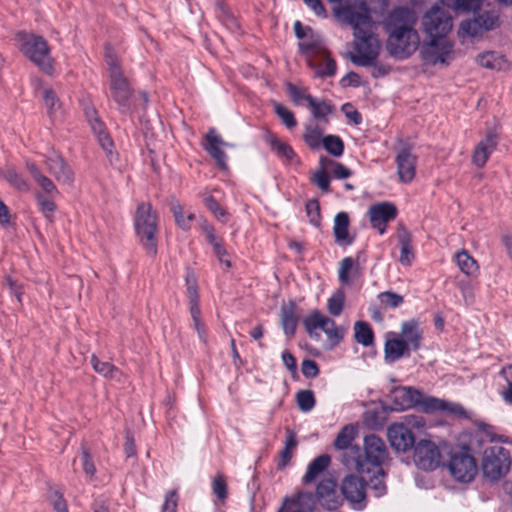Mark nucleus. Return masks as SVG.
<instances>
[{
	"instance_id": "ddd939ff",
	"label": "nucleus",
	"mask_w": 512,
	"mask_h": 512,
	"mask_svg": "<svg viewBox=\"0 0 512 512\" xmlns=\"http://www.w3.org/2000/svg\"><path fill=\"white\" fill-rule=\"evenodd\" d=\"M413 449L415 464L422 470L433 471L441 465L439 447L429 439H419Z\"/></svg>"
},
{
	"instance_id": "f8f14e48",
	"label": "nucleus",
	"mask_w": 512,
	"mask_h": 512,
	"mask_svg": "<svg viewBox=\"0 0 512 512\" xmlns=\"http://www.w3.org/2000/svg\"><path fill=\"white\" fill-rule=\"evenodd\" d=\"M358 43L356 50L359 55H351L350 60L357 66L368 67L373 64L379 55L380 43L376 35L373 34L370 28L353 33Z\"/></svg>"
},
{
	"instance_id": "a19ab883",
	"label": "nucleus",
	"mask_w": 512,
	"mask_h": 512,
	"mask_svg": "<svg viewBox=\"0 0 512 512\" xmlns=\"http://www.w3.org/2000/svg\"><path fill=\"white\" fill-rule=\"evenodd\" d=\"M90 363L94 371L105 378L113 379L120 374V370L114 364L100 361L95 354L91 356Z\"/></svg>"
},
{
	"instance_id": "7c9ffc66",
	"label": "nucleus",
	"mask_w": 512,
	"mask_h": 512,
	"mask_svg": "<svg viewBox=\"0 0 512 512\" xmlns=\"http://www.w3.org/2000/svg\"><path fill=\"white\" fill-rule=\"evenodd\" d=\"M370 470V472L362 474L367 482V488L371 489L376 498L383 497L388 492V487L385 481L387 473L383 468L381 474L378 473L377 468Z\"/></svg>"
},
{
	"instance_id": "4d7b16f0",
	"label": "nucleus",
	"mask_w": 512,
	"mask_h": 512,
	"mask_svg": "<svg viewBox=\"0 0 512 512\" xmlns=\"http://www.w3.org/2000/svg\"><path fill=\"white\" fill-rule=\"evenodd\" d=\"M380 302L389 308H397L404 302L403 296L393 291H384L378 295Z\"/></svg>"
},
{
	"instance_id": "a211bd4d",
	"label": "nucleus",
	"mask_w": 512,
	"mask_h": 512,
	"mask_svg": "<svg viewBox=\"0 0 512 512\" xmlns=\"http://www.w3.org/2000/svg\"><path fill=\"white\" fill-rule=\"evenodd\" d=\"M293 29L296 38L301 40L298 44L301 53L309 54L325 51L321 36L315 33L312 27L304 26L301 21L297 20L294 23Z\"/></svg>"
},
{
	"instance_id": "412c9836",
	"label": "nucleus",
	"mask_w": 512,
	"mask_h": 512,
	"mask_svg": "<svg viewBox=\"0 0 512 512\" xmlns=\"http://www.w3.org/2000/svg\"><path fill=\"white\" fill-rule=\"evenodd\" d=\"M384 344V360L386 364H393L403 357L410 356V347L403 341L398 333L390 331L386 333Z\"/></svg>"
},
{
	"instance_id": "2f4dec72",
	"label": "nucleus",
	"mask_w": 512,
	"mask_h": 512,
	"mask_svg": "<svg viewBox=\"0 0 512 512\" xmlns=\"http://www.w3.org/2000/svg\"><path fill=\"white\" fill-rule=\"evenodd\" d=\"M330 463L331 458L328 454H321L313 459L307 467L306 474L303 476V483L309 484L315 481L318 475L329 467Z\"/></svg>"
},
{
	"instance_id": "13d9d810",
	"label": "nucleus",
	"mask_w": 512,
	"mask_h": 512,
	"mask_svg": "<svg viewBox=\"0 0 512 512\" xmlns=\"http://www.w3.org/2000/svg\"><path fill=\"white\" fill-rule=\"evenodd\" d=\"M318 319H319V310L315 309L314 311H312V313L310 315L306 316L302 321L307 334L311 338H319L320 337V335L318 333L314 332L316 329H318V326H319Z\"/></svg>"
},
{
	"instance_id": "a18cd8bd",
	"label": "nucleus",
	"mask_w": 512,
	"mask_h": 512,
	"mask_svg": "<svg viewBox=\"0 0 512 512\" xmlns=\"http://www.w3.org/2000/svg\"><path fill=\"white\" fill-rule=\"evenodd\" d=\"M212 493L216 496L220 503H225L228 498V485L225 476L218 473L211 484Z\"/></svg>"
},
{
	"instance_id": "69168bd1",
	"label": "nucleus",
	"mask_w": 512,
	"mask_h": 512,
	"mask_svg": "<svg viewBox=\"0 0 512 512\" xmlns=\"http://www.w3.org/2000/svg\"><path fill=\"white\" fill-rule=\"evenodd\" d=\"M342 112H344L346 118L351 121L354 125L358 126L362 123V115L361 113L354 109L353 105L349 102L344 103L341 106Z\"/></svg>"
},
{
	"instance_id": "c756f323",
	"label": "nucleus",
	"mask_w": 512,
	"mask_h": 512,
	"mask_svg": "<svg viewBox=\"0 0 512 512\" xmlns=\"http://www.w3.org/2000/svg\"><path fill=\"white\" fill-rule=\"evenodd\" d=\"M314 54L324 57V61L322 63H316L313 60H308V66L315 73L314 77L320 79L333 77L337 71V63L335 59L331 57L330 52L325 48V51Z\"/></svg>"
},
{
	"instance_id": "f704fd0d",
	"label": "nucleus",
	"mask_w": 512,
	"mask_h": 512,
	"mask_svg": "<svg viewBox=\"0 0 512 512\" xmlns=\"http://www.w3.org/2000/svg\"><path fill=\"white\" fill-rule=\"evenodd\" d=\"M445 404V400L433 396H426L420 391V396L416 397L414 409L425 414L440 412Z\"/></svg>"
},
{
	"instance_id": "393cba45",
	"label": "nucleus",
	"mask_w": 512,
	"mask_h": 512,
	"mask_svg": "<svg viewBox=\"0 0 512 512\" xmlns=\"http://www.w3.org/2000/svg\"><path fill=\"white\" fill-rule=\"evenodd\" d=\"M350 219L347 212L341 211L335 215L333 235L335 243L340 247H347L354 243L355 236L349 233Z\"/></svg>"
},
{
	"instance_id": "1a4fd4ad",
	"label": "nucleus",
	"mask_w": 512,
	"mask_h": 512,
	"mask_svg": "<svg viewBox=\"0 0 512 512\" xmlns=\"http://www.w3.org/2000/svg\"><path fill=\"white\" fill-rule=\"evenodd\" d=\"M339 490L343 501L354 511H363L369 505L367 482L360 474L348 473L340 482Z\"/></svg>"
},
{
	"instance_id": "7ed1b4c3",
	"label": "nucleus",
	"mask_w": 512,
	"mask_h": 512,
	"mask_svg": "<svg viewBox=\"0 0 512 512\" xmlns=\"http://www.w3.org/2000/svg\"><path fill=\"white\" fill-rule=\"evenodd\" d=\"M440 2L455 12H474L472 19L464 20L460 24L459 33L463 35L478 37L500 26L499 12L493 8H482V0H440Z\"/></svg>"
},
{
	"instance_id": "473e14b6",
	"label": "nucleus",
	"mask_w": 512,
	"mask_h": 512,
	"mask_svg": "<svg viewBox=\"0 0 512 512\" xmlns=\"http://www.w3.org/2000/svg\"><path fill=\"white\" fill-rule=\"evenodd\" d=\"M313 500L310 494H300L296 501L287 499L277 512H312Z\"/></svg>"
},
{
	"instance_id": "338daca9",
	"label": "nucleus",
	"mask_w": 512,
	"mask_h": 512,
	"mask_svg": "<svg viewBox=\"0 0 512 512\" xmlns=\"http://www.w3.org/2000/svg\"><path fill=\"white\" fill-rule=\"evenodd\" d=\"M440 412H446L449 415L456 416L458 418H466V410L465 408L458 403H453L445 400V404L443 408H441Z\"/></svg>"
},
{
	"instance_id": "bb28decb",
	"label": "nucleus",
	"mask_w": 512,
	"mask_h": 512,
	"mask_svg": "<svg viewBox=\"0 0 512 512\" xmlns=\"http://www.w3.org/2000/svg\"><path fill=\"white\" fill-rule=\"evenodd\" d=\"M205 139L207 144L204 145V150L216 161L220 169H227V155L219 146H227L228 144L224 142L219 135L216 134L214 128L209 129Z\"/></svg>"
},
{
	"instance_id": "c03bdc74",
	"label": "nucleus",
	"mask_w": 512,
	"mask_h": 512,
	"mask_svg": "<svg viewBox=\"0 0 512 512\" xmlns=\"http://www.w3.org/2000/svg\"><path fill=\"white\" fill-rule=\"evenodd\" d=\"M80 450L82 469L89 478H93L94 475L96 474V467L92 459L91 449L86 441L81 442Z\"/></svg>"
},
{
	"instance_id": "e433bc0d",
	"label": "nucleus",
	"mask_w": 512,
	"mask_h": 512,
	"mask_svg": "<svg viewBox=\"0 0 512 512\" xmlns=\"http://www.w3.org/2000/svg\"><path fill=\"white\" fill-rule=\"evenodd\" d=\"M457 266L462 273L469 277H476L479 273L477 261L466 251L462 250L455 255Z\"/></svg>"
},
{
	"instance_id": "cd10ccee",
	"label": "nucleus",
	"mask_w": 512,
	"mask_h": 512,
	"mask_svg": "<svg viewBox=\"0 0 512 512\" xmlns=\"http://www.w3.org/2000/svg\"><path fill=\"white\" fill-rule=\"evenodd\" d=\"M497 135L489 133L475 147L472 154V163L478 168H483L492 152L497 147Z\"/></svg>"
},
{
	"instance_id": "6e6552de",
	"label": "nucleus",
	"mask_w": 512,
	"mask_h": 512,
	"mask_svg": "<svg viewBox=\"0 0 512 512\" xmlns=\"http://www.w3.org/2000/svg\"><path fill=\"white\" fill-rule=\"evenodd\" d=\"M512 458L510 451L503 446L484 447L481 452L480 471L490 483H498L510 472Z\"/></svg>"
},
{
	"instance_id": "f03ea898",
	"label": "nucleus",
	"mask_w": 512,
	"mask_h": 512,
	"mask_svg": "<svg viewBox=\"0 0 512 512\" xmlns=\"http://www.w3.org/2000/svg\"><path fill=\"white\" fill-rule=\"evenodd\" d=\"M416 23L417 15L409 7L396 6L387 13L382 28L387 35L385 48L390 56L404 60L418 49L420 39Z\"/></svg>"
},
{
	"instance_id": "c85d7f7f",
	"label": "nucleus",
	"mask_w": 512,
	"mask_h": 512,
	"mask_svg": "<svg viewBox=\"0 0 512 512\" xmlns=\"http://www.w3.org/2000/svg\"><path fill=\"white\" fill-rule=\"evenodd\" d=\"M93 133L97 137L99 145L105 151L107 157L111 164H113L114 158H117L118 155L113 152L114 142L108 133L104 122L99 119H92L91 123H89Z\"/></svg>"
},
{
	"instance_id": "e2e57ef3",
	"label": "nucleus",
	"mask_w": 512,
	"mask_h": 512,
	"mask_svg": "<svg viewBox=\"0 0 512 512\" xmlns=\"http://www.w3.org/2000/svg\"><path fill=\"white\" fill-rule=\"evenodd\" d=\"M501 375L507 382V388L503 391V399L512 404V365H508L501 370Z\"/></svg>"
},
{
	"instance_id": "4c0bfd02",
	"label": "nucleus",
	"mask_w": 512,
	"mask_h": 512,
	"mask_svg": "<svg viewBox=\"0 0 512 512\" xmlns=\"http://www.w3.org/2000/svg\"><path fill=\"white\" fill-rule=\"evenodd\" d=\"M354 339L358 344L369 347L374 343V332L370 324L365 321H357L354 324Z\"/></svg>"
},
{
	"instance_id": "a878e982",
	"label": "nucleus",
	"mask_w": 512,
	"mask_h": 512,
	"mask_svg": "<svg viewBox=\"0 0 512 512\" xmlns=\"http://www.w3.org/2000/svg\"><path fill=\"white\" fill-rule=\"evenodd\" d=\"M399 336L403 341H406L411 351H418L423 341V333L420 329L419 321L415 318L403 321Z\"/></svg>"
},
{
	"instance_id": "6e6d98bb",
	"label": "nucleus",
	"mask_w": 512,
	"mask_h": 512,
	"mask_svg": "<svg viewBox=\"0 0 512 512\" xmlns=\"http://www.w3.org/2000/svg\"><path fill=\"white\" fill-rule=\"evenodd\" d=\"M3 177L16 189L20 191H27L29 185L27 181L15 169L9 168L3 173Z\"/></svg>"
},
{
	"instance_id": "ea45409f",
	"label": "nucleus",
	"mask_w": 512,
	"mask_h": 512,
	"mask_svg": "<svg viewBox=\"0 0 512 512\" xmlns=\"http://www.w3.org/2000/svg\"><path fill=\"white\" fill-rule=\"evenodd\" d=\"M358 434V428L354 424H347L341 428L334 440V447L338 450L347 449Z\"/></svg>"
},
{
	"instance_id": "b1692460",
	"label": "nucleus",
	"mask_w": 512,
	"mask_h": 512,
	"mask_svg": "<svg viewBox=\"0 0 512 512\" xmlns=\"http://www.w3.org/2000/svg\"><path fill=\"white\" fill-rule=\"evenodd\" d=\"M297 308L294 300H289L287 303L282 304L280 308L281 328L288 339L293 338L296 334L299 323Z\"/></svg>"
},
{
	"instance_id": "49530a36",
	"label": "nucleus",
	"mask_w": 512,
	"mask_h": 512,
	"mask_svg": "<svg viewBox=\"0 0 512 512\" xmlns=\"http://www.w3.org/2000/svg\"><path fill=\"white\" fill-rule=\"evenodd\" d=\"M295 399L299 410L302 412H309L316 405V399L311 390H299Z\"/></svg>"
},
{
	"instance_id": "0eeeda50",
	"label": "nucleus",
	"mask_w": 512,
	"mask_h": 512,
	"mask_svg": "<svg viewBox=\"0 0 512 512\" xmlns=\"http://www.w3.org/2000/svg\"><path fill=\"white\" fill-rule=\"evenodd\" d=\"M355 450V470L358 474L368 473L370 469H378L382 473V465L388 458L387 447L381 437L375 434H369L364 437L363 453L359 446H353Z\"/></svg>"
},
{
	"instance_id": "39448f33",
	"label": "nucleus",
	"mask_w": 512,
	"mask_h": 512,
	"mask_svg": "<svg viewBox=\"0 0 512 512\" xmlns=\"http://www.w3.org/2000/svg\"><path fill=\"white\" fill-rule=\"evenodd\" d=\"M135 234L146 254L155 257L158 253L157 214L150 203L138 204L134 216Z\"/></svg>"
},
{
	"instance_id": "2eb2a0df",
	"label": "nucleus",
	"mask_w": 512,
	"mask_h": 512,
	"mask_svg": "<svg viewBox=\"0 0 512 512\" xmlns=\"http://www.w3.org/2000/svg\"><path fill=\"white\" fill-rule=\"evenodd\" d=\"M387 437L391 447L397 452H407L417 442L413 429L404 423H392L389 425Z\"/></svg>"
},
{
	"instance_id": "20e7f679",
	"label": "nucleus",
	"mask_w": 512,
	"mask_h": 512,
	"mask_svg": "<svg viewBox=\"0 0 512 512\" xmlns=\"http://www.w3.org/2000/svg\"><path fill=\"white\" fill-rule=\"evenodd\" d=\"M15 41L19 51L41 72L51 76L54 73L53 59L47 40L34 33L18 31Z\"/></svg>"
},
{
	"instance_id": "aec40b11",
	"label": "nucleus",
	"mask_w": 512,
	"mask_h": 512,
	"mask_svg": "<svg viewBox=\"0 0 512 512\" xmlns=\"http://www.w3.org/2000/svg\"><path fill=\"white\" fill-rule=\"evenodd\" d=\"M366 262V252L360 250L355 258L345 257L339 263L338 279L343 285L352 284L353 277L361 275V264Z\"/></svg>"
},
{
	"instance_id": "9b49d317",
	"label": "nucleus",
	"mask_w": 512,
	"mask_h": 512,
	"mask_svg": "<svg viewBox=\"0 0 512 512\" xmlns=\"http://www.w3.org/2000/svg\"><path fill=\"white\" fill-rule=\"evenodd\" d=\"M337 487L338 484L335 479L325 478L317 484L315 494L309 491H300L293 496L285 497L283 502L287 499L296 501L300 494H310L314 504L312 512L315 511L316 503H319L328 511H335L343 504L341 493L338 494Z\"/></svg>"
},
{
	"instance_id": "09e8293b",
	"label": "nucleus",
	"mask_w": 512,
	"mask_h": 512,
	"mask_svg": "<svg viewBox=\"0 0 512 512\" xmlns=\"http://www.w3.org/2000/svg\"><path fill=\"white\" fill-rule=\"evenodd\" d=\"M35 198H36L37 204L40 207V211L43 213L44 217L49 222H52L53 221V213L57 209L55 202L42 193H36Z\"/></svg>"
},
{
	"instance_id": "72a5a7b5",
	"label": "nucleus",
	"mask_w": 512,
	"mask_h": 512,
	"mask_svg": "<svg viewBox=\"0 0 512 512\" xmlns=\"http://www.w3.org/2000/svg\"><path fill=\"white\" fill-rule=\"evenodd\" d=\"M398 241L400 246V258L399 261L402 265L410 266L415 258V254L412 246V236L409 231L402 228L398 235Z\"/></svg>"
},
{
	"instance_id": "9d476101",
	"label": "nucleus",
	"mask_w": 512,
	"mask_h": 512,
	"mask_svg": "<svg viewBox=\"0 0 512 512\" xmlns=\"http://www.w3.org/2000/svg\"><path fill=\"white\" fill-rule=\"evenodd\" d=\"M335 13L353 28V33L370 28L372 23L370 8L365 0H342Z\"/></svg>"
},
{
	"instance_id": "37998d69",
	"label": "nucleus",
	"mask_w": 512,
	"mask_h": 512,
	"mask_svg": "<svg viewBox=\"0 0 512 512\" xmlns=\"http://www.w3.org/2000/svg\"><path fill=\"white\" fill-rule=\"evenodd\" d=\"M104 59L108 66L109 75L123 73L119 58L109 43L104 45Z\"/></svg>"
},
{
	"instance_id": "6ab92c4d",
	"label": "nucleus",
	"mask_w": 512,
	"mask_h": 512,
	"mask_svg": "<svg viewBox=\"0 0 512 512\" xmlns=\"http://www.w3.org/2000/svg\"><path fill=\"white\" fill-rule=\"evenodd\" d=\"M397 207L392 202H380L370 206L368 210L371 227L383 235L386 232L388 222L397 217Z\"/></svg>"
},
{
	"instance_id": "c9c22d12",
	"label": "nucleus",
	"mask_w": 512,
	"mask_h": 512,
	"mask_svg": "<svg viewBox=\"0 0 512 512\" xmlns=\"http://www.w3.org/2000/svg\"><path fill=\"white\" fill-rule=\"evenodd\" d=\"M297 444H298V441L296 438V433L291 429H287L285 445L279 455V460L277 463V468L279 470H283L290 463L292 456H293L292 451H293V449L296 448Z\"/></svg>"
},
{
	"instance_id": "de8ad7c7",
	"label": "nucleus",
	"mask_w": 512,
	"mask_h": 512,
	"mask_svg": "<svg viewBox=\"0 0 512 512\" xmlns=\"http://www.w3.org/2000/svg\"><path fill=\"white\" fill-rule=\"evenodd\" d=\"M345 303V292L339 288L328 299L327 308L332 316H339L342 313Z\"/></svg>"
},
{
	"instance_id": "8fccbe9b",
	"label": "nucleus",
	"mask_w": 512,
	"mask_h": 512,
	"mask_svg": "<svg viewBox=\"0 0 512 512\" xmlns=\"http://www.w3.org/2000/svg\"><path fill=\"white\" fill-rule=\"evenodd\" d=\"M322 130L316 127H307L303 135L304 142L312 150H317L322 146Z\"/></svg>"
},
{
	"instance_id": "58836bf2",
	"label": "nucleus",
	"mask_w": 512,
	"mask_h": 512,
	"mask_svg": "<svg viewBox=\"0 0 512 512\" xmlns=\"http://www.w3.org/2000/svg\"><path fill=\"white\" fill-rule=\"evenodd\" d=\"M309 108L312 110V115L317 120L326 119L329 114L333 113L334 106L330 102H318L313 96L307 94L304 96Z\"/></svg>"
},
{
	"instance_id": "864d4df0",
	"label": "nucleus",
	"mask_w": 512,
	"mask_h": 512,
	"mask_svg": "<svg viewBox=\"0 0 512 512\" xmlns=\"http://www.w3.org/2000/svg\"><path fill=\"white\" fill-rule=\"evenodd\" d=\"M306 215L311 225L319 228L321 226V210L318 199H310L305 205Z\"/></svg>"
},
{
	"instance_id": "3c124183",
	"label": "nucleus",
	"mask_w": 512,
	"mask_h": 512,
	"mask_svg": "<svg viewBox=\"0 0 512 512\" xmlns=\"http://www.w3.org/2000/svg\"><path fill=\"white\" fill-rule=\"evenodd\" d=\"M273 109L276 115L281 119L282 123L289 129L294 128L297 125L296 118L292 111H290L287 107L278 103L276 101L273 102Z\"/></svg>"
},
{
	"instance_id": "bf43d9fd",
	"label": "nucleus",
	"mask_w": 512,
	"mask_h": 512,
	"mask_svg": "<svg viewBox=\"0 0 512 512\" xmlns=\"http://www.w3.org/2000/svg\"><path fill=\"white\" fill-rule=\"evenodd\" d=\"M201 229L205 234L206 241L212 246L214 249L216 245H220L223 243V239L216 236L215 228L212 224H210L207 220H203L201 224Z\"/></svg>"
},
{
	"instance_id": "f257e3e1",
	"label": "nucleus",
	"mask_w": 512,
	"mask_h": 512,
	"mask_svg": "<svg viewBox=\"0 0 512 512\" xmlns=\"http://www.w3.org/2000/svg\"><path fill=\"white\" fill-rule=\"evenodd\" d=\"M421 24L423 32L429 38L420 45L421 60L427 65L440 63L448 66L454 59V44L446 37L452 29L450 14L434 5L423 15Z\"/></svg>"
},
{
	"instance_id": "dca6fc26",
	"label": "nucleus",
	"mask_w": 512,
	"mask_h": 512,
	"mask_svg": "<svg viewBox=\"0 0 512 512\" xmlns=\"http://www.w3.org/2000/svg\"><path fill=\"white\" fill-rule=\"evenodd\" d=\"M111 97L118 105L121 113H126L130 108V99L133 95V87L123 73L109 75Z\"/></svg>"
},
{
	"instance_id": "0e129e2a",
	"label": "nucleus",
	"mask_w": 512,
	"mask_h": 512,
	"mask_svg": "<svg viewBox=\"0 0 512 512\" xmlns=\"http://www.w3.org/2000/svg\"><path fill=\"white\" fill-rule=\"evenodd\" d=\"M313 182L325 193L330 192V176L326 170H318L314 174Z\"/></svg>"
},
{
	"instance_id": "79ce46f5",
	"label": "nucleus",
	"mask_w": 512,
	"mask_h": 512,
	"mask_svg": "<svg viewBox=\"0 0 512 512\" xmlns=\"http://www.w3.org/2000/svg\"><path fill=\"white\" fill-rule=\"evenodd\" d=\"M322 146L334 157H340L344 153V142L337 135H326L322 138Z\"/></svg>"
},
{
	"instance_id": "5701e85b",
	"label": "nucleus",
	"mask_w": 512,
	"mask_h": 512,
	"mask_svg": "<svg viewBox=\"0 0 512 512\" xmlns=\"http://www.w3.org/2000/svg\"><path fill=\"white\" fill-rule=\"evenodd\" d=\"M46 164L49 172L58 182L72 184L74 181V173L66 160L58 153H53L47 157Z\"/></svg>"
},
{
	"instance_id": "603ef678",
	"label": "nucleus",
	"mask_w": 512,
	"mask_h": 512,
	"mask_svg": "<svg viewBox=\"0 0 512 512\" xmlns=\"http://www.w3.org/2000/svg\"><path fill=\"white\" fill-rule=\"evenodd\" d=\"M205 207L214 215V217L223 222H227L228 212L220 206L217 200L212 195H207L203 199Z\"/></svg>"
},
{
	"instance_id": "5fc2aeb1",
	"label": "nucleus",
	"mask_w": 512,
	"mask_h": 512,
	"mask_svg": "<svg viewBox=\"0 0 512 512\" xmlns=\"http://www.w3.org/2000/svg\"><path fill=\"white\" fill-rule=\"evenodd\" d=\"M170 211L173 214L176 225L183 231L191 229V225H188V220L183 215V207L181 204L173 199L170 203Z\"/></svg>"
},
{
	"instance_id": "f3484780",
	"label": "nucleus",
	"mask_w": 512,
	"mask_h": 512,
	"mask_svg": "<svg viewBox=\"0 0 512 512\" xmlns=\"http://www.w3.org/2000/svg\"><path fill=\"white\" fill-rule=\"evenodd\" d=\"M402 147L395 158L397 173L403 183H410L416 173L417 157L412 153V145L407 141H401Z\"/></svg>"
},
{
	"instance_id": "680f3d73",
	"label": "nucleus",
	"mask_w": 512,
	"mask_h": 512,
	"mask_svg": "<svg viewBox=\"0 0 512 512\" xmlns=\"http://www.w3.org/2000/svg\"><path fill=\"white\" fill-rule=\"evenodd\" d=\"M185 283L189 299L199 298L197 278L191 269L186 270Z\"/></svg>"
},
{
	"instance_id": "4468645a",
	"label": "nucleus",
	"mask_w": 512,
	"mask_h": 512,
	"mask_svg": "<svg viewBox=\"0 0 512 512\" xmlns=\"http://www.w3.org/2000/svg\"><path fill=\"white\" fill-rule=\"evenodd\" d=\"M420 396V390L412 386L393 387L388 394L391 405L381 401V406L385 412L405 411L414 409L416 397Z\"/></svg>"
},
{
	"instance_id": "4be33fe9",
	"label": "nucleus",
	"mask_w": 512,
	"mask_h": 512,
	"mask_svg": "<svg viewBox=\"0 0 512 512\" xmlns=\"http://www.w3.org/2000/svg\"><path fill=\"white\" fill-rule=\"evenodd\" d=\"M264 141L269 145L270 150L279 158L284 164H291L298 160L297 154L286 142L281 141L276 134L267 130L264 135Z\"/></svg>"
},
{
	"instance_id": "423d86ee",
	"label": "nucleus",
	"mask_w": 512,
	"mask_h": 512,
	"mask_svg": "<svg viewBox=\"0 0 512 512\" xmlns=\"http://www.w3.org/2000/svg\"><path fill=\"white\" fill-rule=\"evenodd\" d=\"M483 444L482 439L475 438L469 445H463L459 450L451 452L447 467L456 481L470 483L474 480L478 471L474 455L479 454L477 448H482Z\"/></svg>"
},
{
	"instance_id": "774afa93",
	"label": "nucleus",
	"mask_w": 512,
	"mask_h": 512,
	"mask_svg": "<svg viewBox=\"0 0 512 512\" xmlns=\"http://www.w3.org/2000/svg\"><path fill=\"white\" fill-rule=\"evenodd\" d=\"M178 492L171 490L166 493L165 500L162 505V512H177Z\"/></svg>"
},
{
	"instance_id": "052dcab7",
	"label": "nucleus",
	"mask_w": 512,
	"mask_h": 512,
	"mask_svg": "<svg viewBox=\"0 0 512 512\" xmlns=\"http://www.w3.org/2000/svg\"><path fill=\"white\" fill-rule=\"evenodd\" d=\"M301 372L305 378L314 379L320 373L319 365L315 360L304 359L301 363Z\"/></svg>"
}]
</instances>
